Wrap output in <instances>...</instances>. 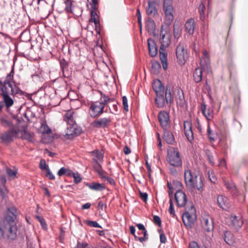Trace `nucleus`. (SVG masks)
<instances>
[{
  "label": "nucleus",
  "instance_id": "obj_25",
  "mask_svg": "<svg viewBox=\"0 0 248 248\" xmlns=\"http://www.w3.org/2000/svg\"><path fill=\"white\" fill-rule=\"evenodd\" d=\"M186 31L189 35H192L195 31V21L193 18L189 19L185 23Z\"/></svg>",
  "mask_w": 248,
  "mask_h": 248
},
{
  "label": "nucleus",
  "instance_id": "obj_36",
  "mask_svg": "<svg viewBox=\"0 0 248 248\" xmlns=\"http://www.w3.org/2000/svg\"><path fill=\"white\" fill-rule=\"evenodd\" d=\"M161 68V65L157 61H154L152 62V67L151 69V73L157 75L158 74Z\"/></svg>",
  "mask_w": 248,
  "mask_h": 248
},
{
  "label": "nucleus",
  "instance_id": "obj_30",
  "mask_svg": "<svg viewBox=\"0 0 248 248\" xmlns=\"http://www.w3.org/2000/svg\"><path fill=\"white\" fill-rule=\"evenodd\" d=\"M231 219L232 225L236 230H238L243 224V221L241 218L238 217L235 215L231 216Z\"/></svg>",
  "mask_w": 248,
  "mask_h": 248
},
{
  "label": "nucleus",
  "instance_id": "obj_62",
  "mask_svg": "<svg viewBox=\"0 0 248 248\" xmlns=\"http://www.w3.org/2000/svg\"><path fill=\"white\" fill-rule=\"evenodd\" d=\"M107 206L106 204L104 203L102 201H100L98 203V208L99 209H101L103 210L104 209L106 208Z\"/></svg>",
  "mask_w": 248,
  "mask_h": 248
},
{
  "label": "nucleus",
  "instance_id": "obj_2",
  "mask_svg": "<svg viewBox=\"0 0 248 248\" xmlns=\"http://www.w3.org/2000/svg\"><path fill=\"white\" fill-rule=\"evenodd\" d=\"M15 61L12 66L11 71L10 73L7 74L3 81L0 80V86H7L11 88V92L9 93L13 96H17V95L22 96L24 94V92L22 91L16 85H13L14 75V67Z\"/></svg>",
  "mask_w": 248,
  "mask_h": 248
},
{
  "label": "nucleus",
  "instance_id": "obj_59",
  "mask_svg": "<svg viewBox=\"0 0 248 248\" xmlns=\"http://www.w3.org/2000/svg\"><path fill=\"white\" fill-rule=\"evenodd\" d=\"M23 136L25 139H26V140H31L32 137H31V134L29 132H27V131H25V130L24 131Z\"/></svg>",
  "mask_w": 248,
  "mask_h": 248
},
{
  "label": "nucleus",
  "instance_id": "obj_61",
  "mask_svg": "<svg viewBox=\"0 0 248 248\" xmlns=\"http://www.w3.org/2000/svg\"><path fill=\"white\" fill-rule=\"evenodd\" d=\"M90 22H93L96 26L97 27L98 24H99V21L97 20V17H94V16H91V18L89 20Z\"/></svg>",
  "mask_w": 248,
  "mask_h": 248
},
{
  "label": "nucleus",
  "instance_id": "obj_7",
  "mask_svg": "<svg viewBox=\"0 0 248 248\" xmlns=\"http://www.w3.org/2000/svg\"><path fill=\"white\" fill-rule=\"evenodd\" d=\"M0 91L2 97L3 105H4L7 109L11 108L14 103V100L10 96L8 89L7 86H0Z\"/></svg>",
  "mask_w": 248,
  "mask_h": 248
},
{
  "label": "nucleus",
  "instance_id": "obj_40",
  "mask_svg": "<svg viewBox=\"0 0 248 248\" xmlns=\"http://www.w3.org/2000/svg\"><path fill=\"white\" fill-rule=\"evenodd\" d=\"M64 3L65 5L64 9L66 13L68 14L73 13L72 1L71 0H66L65 1Z\"/></svg>",
  "mask_w": 248,
  "mask_h": 248
},
{
  "label": "nucleus",
  "instance_id": "obj_21",
  "mask_svg": "<svg viewBox=\"0 0 248 248\" xmlns=\"http://www.w3.org/2000/svg\"><path fill=\"white\" fill-rule=\"evenodd\" d=\"M201 110L207 120H211L214 117V111L212 108H209L206 109V106L202 104L201 106Z\"/></svg>",
  "mask_w": 248,
  "mask_h": 248
},
{
  "label": "nucleus",
  "instance_id": "obj_44",
  "mask_svg": "<svg viewBox=\"0 0 248 248\" xmlns=\"http://www.w3.org/2000/svg\"><path fill=\"white\" fill-rule=\"evenodd\" d=\"M170 207L169 209V212L172 216L173 217H176V216L175 213V210L174 208L173 203L172 202V198H170L169 200Z\"/></svg>",
  "mask_w": 248,
  "mask_h": 248
},
{
  "label": "nucleus",
  "instance_id": "obj_8",
  "mask_svg": "<svg viewBox=\"0 0 248 248\" xmlns=\"http://www.w3.org/2000/svg\"><path fill=\"white\" fill-rule=\"evenodd\" d=\"M176 56L178 63L181 65L185 64L187 58V51L183 44L180 43L176 47Z\"/></svg>",
  "mask_w": 248,
  "mask_h": 248
},
{
  "label": "nucleus",
  "instance_id": "obj_5",
  "mask_svg": "<svg viewBox=\"0 0 248 248\" xmlns=\"http://www.w3.org/2000/svg\"><path fill=\"white\" fill-rule=\"evenodd\" d=\"M173 7L170 3V0H164L163 11L165 14V23L167 26L170 25L173 19Z\"/></svg>",
  "mask_w": 248,
  "mask_h": 248
},
{
  "label": "nucleus",
  "instance_id": "obj_38",
  "mask_svg": "<svg viewBox=\"0 0 248 248\" xmlns=\"http://www.w3.org/2000/svg\"><path fill=\"white\" fill-rule=\"evenodd\" d=\"M61 67L62 69L63 75L64 77H68L69 76L67 71V62L63 59L60 62Z\"/></svg>",
  "mask_w": 248,
  "mask_h": 248
},
{
  "label": "nucleus",
  "instance_id": "obj_63",
  "mask_svg": "<svg viewBox=\"0 0 248 248\" xmlns=\"http://www.w3.org/2000/svg\"><path fill=\"white\" fill-rule=\"evenodd\" d=\"M189 248H200L197 243L195 241H192L189 244Z\"/></svg>",
  "mask_w": 248,
  "mask_h": 248
},
{
  "label": "nucleus",
  "instance_id": "obj_1",
  "mask_svg": "<svg viewBox=\"0 0 248 248\" xmlns=\"http://www.w3.org/2000/svg\"><path fill=\"white\" fill-rule=\"evenodd\" d=\"M17 210L14 206L7 208V215L6 217L7 223L4 226L0 227V237L6 236L11 240H15L16 237L17 227L15 222L16 217Z\"/></svg>",
  "mask_w": 248,
  "mask_h": 248
},
{
  "label": "nucleus",
  "instance_id": "obj_45",
  "mask_svg": "<svg viewBox=\"0 0 248 248\" xmlns=\"http://www.w3.org/2000/svg\"><path fill=\"white\" fill-rule=\"evenodd\" d=\"M85 223L90 227L102 228L101 226L96 221L87 220L85 221Z\"/></svg>",
  "mask_w": 248,
  "mask_h": 248
},
{
  "label": "nucleus",
  "instance_id": "obj_11",
  "mask_svg": "<svg viewBox=\"0 0 248 248\" xmlns=\"http://www.w3.org/2000/svg\"><path fill=\"white\" fill-rule=\"evenodd\" d=\"M17 132L14 127L11 128L9 130L4 132L0 136L2 142L5 144H8L14 140L16 137Z\"/></svg>",
  "mask_w": 248,
  "mask_h": 248
},
{
  "label": "nucleus",
  "instance_id": "obj_31",
  "mask_svg": "<svg viewBox=\"0 0 248 248\" xmlns=\"http://www.w3.org/2000/svg\"><path fill=\"white\" fill-rule=\"evenodd\" d=\"M165 50L161 49V47H160L159 49V57L160 60L161 61L163 68L164 70H166L168 68V63H167V54L165 53L164 51Z\"/></svg>",
  "mask_w": 248,
  "mask_h": 248
},
{
  "label": "nucleus",
  "instance_id": "obj_48",
  "mask_svg": "<svg viewBox=\"0 0 248 248\" xmlns=\"http://www.w3.org/2000/svg\"><path fill=\"white\" fill-rule=\"evenodd\" d=\"M93 168L94 171L97 173L103 170L101 165L97 161H96V162H93Z\"/></svg>",
  "mask_w": 248,
  "mask_h": 248
},
{
  "label": "nucleus",
  "instance_id": "obj_37",
  "mask_svg": "<svg viewBox=\"0 0 248 248\" xmlns=\"http://www.w3.org/2000/svg\"><path fill=\"white\" fill-rule=\"evenodd\" d=\"M165 99L166 101V103L169 104H171L173 103V98L171 95V92L170 89H168V87H167L165 90Z\"/></svg>",
  "mask_w": 248,
  "mask_h": 248
},
{
  "label": "nucleus",
  "instance_id": "obj_4",
  "mask_svg": "<svg viewBox=\"0 0 248 248\" xmlns=\"http://www.w3.org/2000/svg\"><path fill=\"white\" fill-rule=\"evenodd\" d=\"M187 188L190 191H193L195 189L201 191L202 189L203 182L202 177L199 178H194L185 180Z\"/></svg>",
  "mask_w": 248,
  "mask_h": 248
},
{
  "label": "nucleus",
  "instance_id": "obj_52",
  "mask_svg": "<svg viewBox=\"0 0 248 248\" xmlns=\"http://www.w3.org/2000/svg\"><path fill=\"white\" fill-rule=\"evenodd\" d=\"M97 174L99 175L100 177L103 181H106V179L107 177V176H106L107 173L106 171H105L103 169L100 171H99Z\"/></svg>",
  "mask_w": 248,
  "mask_h": 248
},
{
  "label": "nucleus",
  "instance_id": "obj_53",
  "mask_svg": "<svg viewBox=\"0 0 248 248\" xmlns=\"http://www.w3.org/2000/svg\"><path fill=\"white\" fill-rule=\"evenodd\" d=\"M153 220L154 223L158 225V226L160 227L161 225V220L160 218V217L158 216H154L153 217Z\"/></svg>",
  "mask_w": 248,
  "mask_h": 248
},
{
  "label": "nucleus",
  "instance_id": "obj_27",
  "mask_svg": "<svg viewBox=\"0 0 248 248\" xmlns=\"http://www.w3.org/2000/svg\"><path fill=\"white\" fill-rule=\"evenodd\" d=\"M74 113L73 110H68L64 114V120L67 123L68 125H74L76 124L73 117Z\"/></svg>",
  "mask_w": 248,
  "mask_h": 248
},
{
  "label": "nucleus",
  "instance_id": "obj_33",
  "mask_svg": "<svg viewBox=\"0 0 248 248\" xmlns=\"http://www.w3.org/2000/svg\"><path fill=\"white\" fill-rule=\"evenodd\" d=\"M175 99L177 105L181 107L184 106L185 100L184 98V93L182 91H178L177 94L175 96Z\"/></svg>",
  "mask_w": 248,
  "mask_h": 248
},
{
  "label": "nucleus",
  "instance_id": "obj_49",
  "mask_svg": "<svg viewBox=\"0 0 248 248\" xmlns=\"http://www.w3.org/2000/svg\"><path fill=\"white\" fill-rule=\"evenodd\" d=\"M123 105L124 106V109L125 111L127 112L128 111V101L127 97L125 96H124L122 97Z\"/></svg>",
  "mask_w": 248,
  "mask_h": 248
},
{
  "label": "nucleus",
  "instance_id": "obj_58",
  "mask_svg": "<svg viewBox=\"0 0 248 248\" xmlns=\"http://www.w3.org/2000/svg\"><path fill=\"white\" fill-rule=\"evenodd\" d=\"M67 169L65 168L64 167H62L58 171L57 174L59 176H62L63 175H65L66 171Z\"/></svg>",
  "mask_w": 248,
  "mask_h": 248
},
{
  "label": "nucleus",
  "instance_id": "obj_28",
  "mask_svg": "<svg viewBox=\"0 0 248 248\" xmlns=\"http://www.w3.org/2000/svg\"><path fill=\"white\" fill-rule=\"evenodd\" d=\"M204 68L198 67L196 68L193 72V79L196 83H199L202 80V71Z\"/></svg>",
  "mask_w": 248,
  "mask_h": 248
},
{
  "label": "nucleus",
  "instance_id": "obj_23",
  "mask_svg": "<svg viewBox=\"0 0 248 248\" xmlns=\"http://www.w3.org/2000/svg\"><path fill=\"white\" fill-rule=\"evenodd\" d=\"M145 28L147 32L150 34L155 35V24L153 19L148 18L145 22Z\"/></svg>",
  "mask_w": 248,
  "mask_h": 248
},
{
  "label": "nucleus",
  "instance_id": "obj_29",
  "mask_svg": "<svg viewBox=\"0 0 248 248\" xmlns=\"http://www.w3.org/2000/svg\"><path fill=\"white\" fill-rule=\"evenodd\" d=\"M195 172H192L188 165H184V179L186 180L191 178H197Z\"/></svg>",
  "mask_w": 248,
  "mask_h": 248
},
{
  "label": "nucleus",
  "instance_id": "obj_54",
  "mask_svg": "<svg viewBox=\"0 0 248 248\" xmlns=\"http://www.w3.org/2000/svg\"><path fill=\"white\" fill-rule=\"evenodd\" d=\"M1 125L6 127L7 126L10 127L12 125V123L10 121H7L5 119H2L1 120Z\"/></svg>",
  "mask_w": 248,
  "mask_h": 248
},
{
  "label": "nucleus",
  "instance_id": "obj_57",
  "mask_svg": "<svg viewBox=\"0 0 248 248\" xmlns=\"http://www.w3.org/2000/svg\"><path fill=\"white\" fill-rule=\"evenodd\" d=\"M78 248H91L86 243H78L77 245Z\"/></svg>",
  "mask_w": 248,
  "mask_h": 248
},
{
  "label": "nucleus",
  "instance_id": "obj_32",
  "mask_svg": "<svg viewBox=\"0 0 248 248\" xmlns=\"http://www.w3.org/2000/svg\"><path fill=\"white\" fill-rule=\"evenodd\" d=\"M155 102L158 108H163L165 105V103L166 102L164 97V94H156L155 98Z\"/></svg>",
  "mask_w": 248,
  "mask_h": 248
},
{
  "label": "nucleus",
  "instance_id": "obj_51",
  "mask_svg": "<svg viewBox=\"0 0 248 248\" xmlns=\"http://www.w3.org/2000/svg\"><path fill=\"white\" fill-rule=\"evenodd\" d=\"M72 177L74 178V182L76 184H78L80 183L82 180V178H81L79 174H78V173H75L74 174H73Z\"/></svg>",
  "mask_w": 248,
  "mask_h": 248
},
{
  "label": "nucleus",
  "instance_id": "obj_14",
  "mask_svg": "<svg viewBox=\"0 0 248 248\" xmlns=\"http://www.w3.org/2000/svg\"><path fill=\"white\" fill-rule=\"evenodd\" d=\"M158 118L163 129H167L170 121L169 114L165 111H161L158 115Z\"/></svg>",
  "mask_w": 248,
  "mask_h": 248
},
{
  "label": "nucleus",
  "instance_id": "obj_42",
  "mask_svg": "<svg viewBox=\"0 0 248 248\" xmlns=\"http://www.w3.org/2000/svg\"><path fill=\"white\" fill-rule=\"evenodd\" d=\"M207 133L211 141H215L217 139V135L211 130L209 125L207 127Z\"/></svg>",
  "mask_w": 248,
  "mask_h": 248
},
{
  "label": "nucleus",
  "instance_id": "obj_47",
  "mask_svg": "<svg viewBox=\"0 0 248 248\" xmlns=\"http://www.w3.org/2000/svg\"><path fill=\"white\" fill-rule=\"evenodd\" d=\"M6 173L9 177L13 178L16 177V174L17 173V170L7 168L6 169Z\"/></svg>",
  "mask_w": 248,
  "mask_h": 248
},
{
  "label": "nucleus",
  "instance_id": "obj_10",
  "mask_svg": "<svg viewBox=\"0 0 248 248\" xmlns=\"http://www.w3.org/2000/svg\"><path fill=\"white\" fill-rule=\"evenodd\" d=\"M171 41V35L169 32L163 31V26H162L160 33L159 42L161 44V49L165 50L170 44Z\"/></svg>",
  "mask_w": 248,
  "mask_h": 248
},
{
  "label": "nucleus",
  "instance_id": "obj_6",
  "mask_svg": "<svg viewBox=\"0 0 248 248\" xmlns=\"http://www.w3.org/2000/svg\"><path fill=\"white\" fill-rule=\"evenodd\" d=\"M105 107L99 101L92 102L89 108L90 115L92 118L100 116L104 112Z\"/></svg>",
  "mask_w": 248,
  "mask_h": 248
},
{
  "label": "nucleus",
  "instance_id": "obj_16",
  "mask_svg": "<svg viewBox=\"0 0 248 248\" xmlns=\"http://www.w3.org/2000/svg\"><path fill=\"white\" fill-rule=\"evenodd\" d=\"M184 128L185 135L187 140L192 142L194 140L193 132L192 130V124L191 122L186 121L184 122Z\"/></svg>",
  "mask_w": 248,
  "mask_h": 248
},
{
  "label": "nucleus",
  "instance_id": "obj_18",
  "mask_svg": "<svg viewBox=\"0 0 248 248\" xmlns=\"http://www.w3.org/2000/svg\"><path fill=\"white\" fill-rule=\"evenodd\" d=\"M111 119L110 118H103L93 122L91 125L92 127L95 128H103L107 127L110 124Z\"/></svg>",
  "mask_w": 248,
  "mask_h": 248
},
{
  "label": "nucleus",
  "instance_id": "obj_56",
  "mask_svg": "<svg viewBox=\"0 0 248 248\" xmlns=\"http://www.w3.org/2000/svg\"><path fill=\"white\" fill-rule=\"evenodd\" d=\"M46 176L49 178L50 180H54L55 176L51 172L49 169H48L47 170H46Z\"/></svg>",
  "mask_w": 248,
  "mask_h": 248
},
{
  "label": "nucleus",
  "instance_id": "obj_19",
  "mask_svg": "<svg viewBox=\"0 0 248 248\" xmlns=\"http://www.w3.org/2000/svg\"><path fill=\"white\" fill-rule=\"evenodd\" d=\"M155 1L148 0V6L146 7V14L151 16L155 17L157 14V10L156 8Z\"/></svg>",
  "mask_w": 248,
  "mask_h": 248
},
{
  "label": "nucleus",
  "instance_id": "obj_39",
  "mask_svg": "<svg viewBox=\"0 0 248 248\" xmlns=\"http://www.w3.org/2000/svg\"><path fill=\"white\" fill-rule=\"evenodd\" d=\"M101 102L100 103H102L103 105V106L105 107V105L107 104L108 103L112 102L114 101L113 98H110L108 96H106L102 93H101Z\"/></svg>",
  "mask_w": 248,
  "mask_h": 248
},
{
  "label": "nucleus",
  "instance_id": "obj_22",
  "mask_svg": "<svg viewBox=\"0 0 248 248\" xmlns=\"http://www.w3.org/2000/svg\"><path fill=\"white\" fill-rule=\"evenodd\" d=\"M153 88L155 92L156 95L164 93V86L159 79L154 81L153 84Z\"/></svg>",
  "mask_w": 248,
  "mask_h": 248
},
{
  "label": "nucleus",
  "instance_id": "obj_41",
  "mask_svg": "<svg viewBox=\"0 0 248 248\" xmlns=\"http://www.w3.org/2000/svg\"><path fill=\"white\" fill-rule=\"evenodd\" d=\"M205 9V7L204 5L202 3H201L199 6L198 10H199V12L200 14V19L202 21L204 20V18H205V16H204Z\"/></svg>",
  "mask_w": 248,
  "mask_h": 248
},
{
  "label": "nucleus",
  "instance_id": "obj_24",
  "mask_svg": "<svg viewBox=\"0 0 248 248\" xmlns=\"http://www.w3.org/2000/svg\"><path fill=\"white\" fill-rule=\"evenodd\" d=\"M222 237L226 243L229 245L232 246L235 242L234 236L233 234L229 231H224Z\"/></svg>",
  "mask_w": 248,
  "mask_h": 248
},
{
  "label": "nucleus",
  "instance_id": "obj_55",
  "mask_svg": "<svg viewBox=\"0 0 248 248\" xmlns=\"http://www.w3.org/2000/svg\"><path fill=\"white\" fill-rule=\"evenodd\" d=\"M140 198L144 202H146L148 200V194L146 192H140Z\"/></svg>",
  "mask_w": 248,
  "mask_h": 248
},
{
  "label": "nucleus",
  "instance_id": "obj_13",
  "mask_svg": "<svg viewBox=\"0 0 248 248\" xmlns=\"http://www.w3.org/2000/svg\"><path fill=\"white\" fill-rule=\"evenodd\" d=\"M81 133V129L77 128L76 124L74 125H68L66 128L64 137L67 139H72L75 137L79 135Z\"/></svg>",
  "mask_w": 248,
  "mask_h": 248
},
{
  "label": "nucleus",
  "instance_id": "obj_64",
  "mask_svg": "<svg viewBox=\"0 0 248 248\" xmlns=\"http://www.w3.org/2000/svg\"><path fill=\"white\" fill-rule=\"evenodd\" d=\"M106 181H107V182L112 186H114L115 185V180L112 178L107 177L106 179Z\"/></svg>",
  "mask_w": 248,
  "mask_h": 248
},
{
  "label": "nucleus",
  "instance_id": "obj_35",
  "mask_svg": "<svg viewBox=\"0 0 248 248\" xmlns=\"http://www.w3.org/2000/svg\"><path fill=\"white\" fill-rule=\"evenodd\" d=\"M91 154L94 157L93 159V162H96V161L102 162L103 160L104 155L103 154L100 152L98 150H94L91 152Z\"/></svg>",
  "mask_w": 248,
  "mask_h": 248
},
{
  "label": "nucleus",
  "instance_id": "obj_3",
  "mask_svg": "<svg viewBox=\"0 0 248 248\" xmlns=\"http://www.w3.org/2000/svg\"><path fill=\"white\" fill-rule=\"evenodd\" d=\"M167 160L171 166L178 167L182 165V160L178 150L171 148L168 151Z\"/></svg>",
  "mask_w": 248,
  "mask_h": 248
},
{
  "label": "nucleus",
  "instance_id": "obj_46",
  "mask_svg": "<svg viewBox=\"0 0 248 248\" xmlns=\"http://www.w3.org/2000/svg\"><path fill=\"white\" fill-rule=\"evenodd\" d=\"M36 218H37L38 220L39 221L42 228L44 230H46L47 229V224L46 223V221L44 218L42 217H41L40 216H36Z\"/></svg>",
  "mask_w": 248,
  "mask_h": 248
},
{
  "label": "nucleus",
  "instance_id": "obj_26",
  "mask_svg": "<svg viewBox=\"0 0 248 248\" xmlns=\"http://www.w3.org/2000/svg\"><path fill=\"white\" fill-rule=\"evenodd\" d=\"M86 186L90 189L96 191H101L106 189L105 185L103 184L93 182L91 183H87Z\"/></svg>",
  "mask_w": 248,
  "mask_h": 248
},
{
  "label": "nucleus",
  "instance_id": "obj_60",
  "mask_svg": "<svg viewBox=\"0 0 248 248\" xmlns=\"http://www.w3.org/2000/svg\"><path fill=\"white\" fill-rule=\"evenodd\" d=\"M98 0H92V3H91V9H97Z\"/></svg>",
  "mask_w": 248,
  "mask_h": 248
},
{
  "label": "nucleus",
  "instance_id": "obj_34",
  "mask_svg": "<svg viewBox=\"0 0 248 248\" xmlns=\"http://www.w3.org/2000/svg\"><path fill=\"white\" fill-rule=\"evenodd\" d=\"M164 139L170 144H172L174 142V138L171 132L168 131L167 129L164 130Z\"/></svg>",
  "mask_w": 248,
  "mask_h": 248
},
{
  "label": "nucleus",
  "instance_id": "obj_43",
  "mask_svg": "<svg viewBox=\"0 0 248 248\" xmlns=\"http://www.w3.org/2000/svg\"><path fill=\"white\" fill-rule=\"evenodd\" d=\"M225 185L227 188V189H229L230 190H231L232 192H233L234 193L236 192V186L233 182H226L225 183Z\"/></svg>",
  "mask_w": 248,
  "mask_h": 248
},
{
  "label": "nucleus",
  "instance_id": "obj_17",
  "mask_svg": "<svg viewBox=\"0 0 248 248\" xmlns=\"http://www.w3.org/2000/svg\"><path fill=\"white\" fill-rule=\"evenodd\" d=\"M175 199L178 207L184 206L187 202L186 196L182 190H179L175 194Z\"/></svg>",
  "mask_w": 248,
  "mask_h": 248
},
{
  "label": "nucleus",
  "instance_id": "obj_20",
  "mask_svg": "<svg viewBox=\"0 0 248 248\" xmlns=\"http://www.w3.org/2000/svg\"><path fill=\"white\" fill-rule=\"evenodd\" d=\"M149 53L151 57H155L157 53V47L155 41L150 38L147 40Z\"/></svg>",
  "mask_w": 248,
  "mask_h": 248
},
{
  "label": "nucleus",
  "instance_id": "obj_50",
  "mask_svg": "<svg viewBox=\"0 0 248 248\" xmlns=\"http://www.w3.org/2000/svg\"><path fill=\"white\" fill-rule=\"evenodd\" d=\"M40 168L42 170H47L49 169L48 166L46 165V161L44 159H41L40 162Z\"/></svg>",
  "mask_w": 248,
  "mask_h": 248
},
{
  "label": "nucleus",
  "instance_id": "obj_15",
  "mask_svg": "<svg viewBox=\"0 0 248 248\" xmlns=\"http://www.w3.org/2000/svg\"><path fill=\"white\" fill-rule=\"evenodd\" d=\"M217 203L219 207L225 211H228L231 206L229 199L222 195L217 196Z\"/></svg>",
  "mask_w": 248,
  "mask_h": 248
},
{
  "label": "nucleus",
  "instance_id": "obj_9",
  "mask_svg": "<svg viewBox=\"0 0 248 248\" xmlns=\"http://www.w3.org/2000/svg\"><path fill=\"white\" fill-rule=\"evenodd\" d=\"M191 213L185 212L182 216V219L184 224L186 226H191L196 219L195 209L194 206H190Z\"/></svg>",
  "mask_w": 248,
  "mask_h": 248
},
{
  "label": "nucleus",
  "instance_id": "obj_12",
  "mask_svg": "<svg viewBox=\"0 0 248 248\" xmlns=\"http://www.w3.org/2000/svg\"><path fill=\"white\" fill-rule=\"evenodd\" d=\"M202 228L207 232H211L213 231L214 227L213 221L211 217L208 216L202 217L201 220Z\"/></svg>",
  "mask_w": 248,
  "mask_h": 248
}]
</instances>
